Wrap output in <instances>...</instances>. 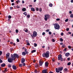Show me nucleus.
I'll use <instances>...</instances> for the list:
<instances>
[{
	"label": "nucleus",
	"mask_w": 73,
	"mask_h": 73,
	"mask_svg": "<svg viewBox=\"0 0 73 73\" xmlns=\"http://www.w3.org/2000/svg\"><path fill=\"white\" fill-rule=\"evenodd\" d=\"M11 58H10L8 59V62H12L13 60H15L16 59V58H18L19 57V55L17 54H14L13 55L11 54Z\"/></svg>",
	"instance_id": "1"
},
{
	"label": "nucleus",
	"mask_w": 73,
	"mask_h": 73,
	"mask_svg": "<svg viewBox=\"0 0 73 73\" xmlns=\"http://www.w3.org/2000/svg\"><path fill=\"white\" fill-rule=\"evenodd\" d=\"M49 51H47L45 53H44L42 54V56L43 57L45 58H48L49 57Z\"/></svg>",
	"instance_id": "2"
},
{
	"label": "nucleus",
	"mask_w": 73,
	"mask_h": 73,
	"mask_svg": "<svg viewBox=\"0 0 73 73\" xmlns=\"http://www.w3.org/2000/svg\"><path fill=\"white\" fill-rule=\"evenodd\" d=\"M56 72L57 73H59L60 71H62V70H63V67H59L58 68H56Z\"/></svg>",
	"instance_id": "3"
},
{
	"label": "nucleus",
	"mask_w": 73,
	"mask_h": 73,
	"mask_svg": "<svg viewBox=\"0 0 73 73\" xmlns=\"http://www.w3.org/2000/svg\"><path fill=\"white\" fill-rule=\"evenodd\" d=\"M54 28L56 29H60V25L58 23H55L54 24Z\"/></svg>",
	"instance_id": "4"
},
{
	"label": "nucleus",
	"mask_w": 73,
	"mask_h": 73,
	"mask_svg": "<svg viewBox=\"0 0 73 73\" xmlns=\"http://www.w3.org/2000/svg\"><path fill=\"white\" fill-rule=\"evenodd\" d=\"M58 60H60L61 61H63V58H62V55L61 54H60L58 55Z\"/></svg>",
	"instance_id": "5"
},
{
	"label": "nucleus",
	"mask_w": 73,
	"mask_h": 73,
	"mask_svg": "<svg viewBox=\"0 0 73 73\" xmlns=\"http://www.w3.org/2000/svg\"><path fill=\"white\" fill-rule=\"evenodd\" d=\"M45 17L44 19L45 21H47L48 19H49L50 18V15L48 14L46 15H45Z\"/></svg>",
	"instance_id": "6"
},
{
	"label": "nucleus",
	"mask_w": 73,
	"mask_h": 73,
	"mask_svg": "<svg viewBox=\"0 0 73 73\" xmlns=\"http://www.w3.org/2000/svg\"><path fill=\"white\" fill-rule=\"evenodd\" d=\"M33 35L34 37H36L37 35V32H36L35 31H34L33 32Z\"/></svg>",
	"instance_id": "7"
},
{
	"label": "nucleus",
	"mask_w": 73,
	"mask_h": 73,
	"mask_svg": "<svg viewBox=\"0 0 73 73\" xmlns=\"http://www.w3.org/2000/svg\"><path fill=\"white\" fill-rule=\"evenodd\" d=\"M48 64L49 63H48V61H46L45 62V67H48Z\"/></svg>",
	"instance_id": "8"
},
{
	"label": "nucleus",
	"mask_w": 73,
	"mask_h": 73,
	"mask_svg": "<svg viewBox=\"0 0 73 73\" xmlns=\"http://www.w3.org/2000/svg\"><path fill=\"white\" fill-rule=\"evenodd\" d=\"M21 63H24V62L25 61V58H23L21 59Z\"/></svg>",
	"instance_id": "9"
},
{
	"label": "nucleus",
	"mask_w": 73,
	"mask_h": 73,
	"mask_svg": "<svg viewBox=\"0 0 73 73\" xmlns=\"http://www.w3.org/2000/svg\"><path fill=\"white\" fill-rule=\"evenodd\" d=\"M12 67L14 70H16V69H17V67L16 66L13 65L12 66Z\"/></svg>",
	"instance_id": "10"
},
{
	"label": "nucleus",
	"mask_w": 73,
	"mask_h": 73,
	"mask_svg": "<svg viewBox=\"0 0 73 73\" xmlns=\"http://www.w3.org/2000/svg\"><path fill=\"white\" fill-rule=\"evenodd\" d=\"M42 73H48V72H47V70L46 69L43 70L42 71Z\"/></svg>",
	"instance_id": "11"
},
{
	"label": "nucleus",
	"mask_w": 73,
	"mask_h": 73,
	"mask_svg": "<svg viewBox=\"0 0 73 73\" xmlns=\"http://www.w3.org/2000/svg\"><path fill=\"white\" fill-rule=\"evenodd\" d=\"M44 62H42V61H40V60L39 61V63L40 65V66H42V64H43V63Z\"/></svg>",
	"instance_id": "12"
},
{
	"label": "nucleus",
	"mask_w": 73,
	"mask_h": 73,
	"mask_svg": "<svg viewBox=\"0 0 73 73\" xmlns=\"http://www.w3.org/2000/svg\"><path fill=\"white\" fill-rule=\"evenodd\" d=\"M10 55V54L9 53H7L6 54V58H8L9 57V55Z\"/></svg>",
	"instance_id": "13"
},
{
	"label": "nucleus",
	"mask_w": 73,
	"mask_h": 73,
	"mask_svg": "<svg viewBox=\"0 0 73 73\" xmlns=\"http://www.w3.org/2000/svg\"><path fill=\"white\" fill-rule=\"evenodd\" d=\"M69 55H70V53L69 52H67L65 54L66 57H68Z\"/></svg>",
	"instance_id": "14"
},
{
	"label": "nucleus",
	"mask_w": 73,
	"mask_h": 73,
	"mask_svg": "<svg viewBox=\"0 0 73 73\" xmlns=\"http://www.w3.org/2000/svg\"><path fill=\"white\" fill-rule=\"evenodd\" d=\"M5 63H3L1 64V67H5Z\"/></svg>",
	"instance_id": "15"
},
{
	"label": "nucleus",
	"mask_w": 73,
	"mask_h": 73,
	"mask_svg": "<svg viewBox=\"0 0 73 73\" xmlns=\"http://www.w3.org/2000/svg\"><path fill=\"white\" fill-rule=\"evenodd\" d=\"M22 54L23 56H25L26 55V53L24 52H23Z\"/></svg>",
	"instance_id": "16"
},
{
	"label": "nucleus",
	"mask_w": 73,
	"mask_h": 73,
	"mask_svg": "<svg viewBox=\"0 0 73 73\" xmlns=\"http://www.w3.org/2000/svg\"><path fill=\"white\" fill-rule=\"evenodd\" d=\"M31 11H33V12H35V9L33 7L31 8Z\"/></svg>",
	"instance_id": "17"
},
{
	"label": "nucleus",
	"mask_w": 73,
	"mask_h": 73,
	"mask_svg": "<svg viewBox=\"0 0 73 73\" xmlns=\"http://www.w3.org/2000/svg\"><path fill=\"white\" fill-rule=\"evenodd\" d=\"M22 11L23 12H25L26 11V9L25 8H23L22 9Z\"/></svg>",
	"instance_id": "18"
},
{
	"label": "nucleus",
	"mask_w": 73,
	"mask_h": 73,
	"mask_svg": "<svg viewBox=\"0 0 73 73\" xmlns=\"http://www.w3.org/2000/svg\"><path fill=\"white\" fill-rule=\"evenodd\" d=\"M36 50H34L31 51V52L33 53H34V52H36Z\"/></svg>",
	"instance_id": "19"
},
{
	"label": "nucleus",
	"mask_w": 73,
	"mask_h": 73,
	"mask_svg": "<svg viewBox=\"0 0 73 73\" xmlns=\"http://www.w3.org/2000/svg\"><path fill=\"white\" fill-rule=\"evenodd\" d=\"M60 41H61V42H62V41H63V39L62 38H60Z\"/></svg>",
	"instance_id": "20"
},
{
	"label": "nucleus",
	"mask_w": 73,
	"mask_h": 73,
	"mask_svg": "<svg viewBox=\"0 0 73 73\" xmlns=\"http://www.w3.org/2000/svg\"><path fill=\"white\" fill-rule=\"evenodd\" d=\"M62 48H65L66 47V46H65V45L63 44L62 45Z\"/></svg>",
	"instance_id": "21"
},
{
	"label": "nucleus",
	"mask_w": 73,
	"mask_h": 73,
	"mask_svg": "<svg viewBox=\"0 0 73 73\" xmlns=\"http://www.w3.org/2000/svg\"><path fill=\"white\" fill-rule=\"evenodd\" d=\"M34 46H35V47H36V46H37V44L36 43H34Z\"/></svg>",
	"instance_id": "22"
},
{
	"label": "nucleus",
	"mask_w": 73,
	"mask_h": 73,
	"mask_svg": "<svg viewBox=\"0 0 73 73\" xmlns=\"http://www.w3.org/2000/svg\"><path fill=\"white\" fill-rule=\"evenodd\" d=\"M23 14H24V15H25V16H26V15H27V12H25L24 13H23Z\"/></svg>",
	"instance_id": "23"
},
{
	"label": "nucleus",
	"mask_w": 73,
	"mask_h": 73,
	"mask_svg": "<svg viewBox=\"0 0 73 73\" xmlns=\"http://www.w3.org/2000/svg\"><path fill=\"white\" fill-rule=\"evenodd\" d=\"M70 17L71 18H73V14H72L70 15Z\"/></svg>",
	"instance_id": "24"
},
{
	"label": "nucleus",
	"mask_w": 73,
	"mask_h": 73,
	"mask_svg": "<svg viewBox=\"0 0 73 73\" xmlns=\"http://www.w3.org/2000/svg\"><path fill=\"white\" fill-rule=\"evenodd\" d=\"M19 65L20 67H22V66H23V64H19Z\"/></svg>",
	"instance_id": "25"
},
{
	"label": "nucleus",
	"mask_w": 73,
	"mask_h": 73,
	"mask_svg": "<svg viewBox=\"0 0 73 73\" xmlns=\"http://www.w3.org/2000/svg\"><path fill=\"white\" fill-rule=\"evenodd\" d=\"M50 7H52V6H53V4L52 3H50L49 4Z\"/></svg>",
	"instance_id": "26"
},
{
	"label": "nucleus",
	"mask_w": 73,
	"mask_h": 73,
	"mask_svg": "<svg viewBox=\"0 0 73 73\" xmlns=\"http://www.w3.org/2000/svg\"><path fill=\"white\" fill-rule=\"evenodd\" d=\"M64 70L65 71H66H66H68V70L66 68H64Z\"/></svg>",
	"instance_id": "27"
},
{
	"label": "nucleus",
	"mask_w": 73,
	"mask_h": 73,
	"mask_svg": "<svg viewBox=\"0 0 73 73\" xmlns=\"http://www.w3.org/2000/svg\"><path fill=\"white\" fill-rule=\"evenodd\" d=\"M8 66L9 68H11V66H11V65L10 64H8Z\"/></svg>",
	"instance_id": "28"
},
{
	"label": "nucleus",
	"mask_w": 73,
	"mask_h": 73,
	"mask_svg": "<svg viewBox=\"0 0 73 73\" xmlns=\"http://www.w3.org/2000/svg\"><path fill=\"white\" fill-rule=\"evenodd\" d=\"M68 20H69V19H67L65 20V22H68Z\"/></svg>",
	"instance_id": "29"
},
{
	"label": "nucleus",
	"mask_w": 73,
	"mask_h": 73,
	"mask_svg": "<svg viewBox=\"0 0 73 73\" xmlns=\"http://www.w3.org/2000/svg\"><path fill=\"white\" fill-rule=\"evenodd\" d=\"M71 64V63L70 62H69L68 63L67 65L69 66Z\"/></svg>",
	"instance_id": "30"
},
{
	"label": "nucleus",
	"mask_w": 73,
	"mask_h": 73,
	"mask_svg": "<svg viewBox=\"0 0 73 73\" xmlns=\"http://www.w3.org/2000/svg\"><path fill=\"white\" fill-rule=\"evenodd\" d=\"M24 31H25V32L27 33L28 32V29H26L25 30H24Z\"/></svg>",
	"instance_id": "31"
},
{
	"label": "nucleus",
	"mask_w": 73,
	"mask_h": 73,
	"mask_svg": "<svg viewBox=\"0 0 73 73\" xmlns=\"http://www.w3.org/2000/svg\"><path fill=\"white\" fill-rule=\"evenodd\" d=\"M8 18L9 19H11V18H12V17L11 15H9L8 16Z\"/></svg>",
	"instance_id": "32"
},
{
	"label": "nucleus",
	"mask_w": 73,
	"mask_h": 73,
	"mask_svg": "<svg viewBox=\"0 0 73 73\" xmlns=\"http://www.w3.org/2000/svg\"><path fill=\"white\" fill-rule=\"evenodd\" d=\"M22 64H22L23 66H25V63H23Z\"/></svg>",
	"instance_id": "33"
},
{
	"label": "nucleus",
	"mask_w": 73,
	"mask_h": 73,
	"mask_svg": "<svg viewBox=\"0 0 73 73\" xmlns=\"http://www.w3.org/2000/svg\"><path fill=\"white\" fill-rule=\"evenodd\" d=\"M52 61L53 62H55V60L54 58H53L52 59Z\"/></svg>",
	"instance_id": "34"
},
{
	"label": "nucleus",
	"mask_w": 73,
	"mask_h": 73,
	"mask_svg": "<svg viewBox=\"0 0 73 73\" xmlns=\"http://www.w3.org/2000/svg\"><path fill=\"white\" fill-rule=\"evenodd\" d=\"M66 49H67L66 48H64V50H63V51H64V52H66Z\"/></svg>",
	"instance_id": "35"
},
{
	"label": "nucleus",
	"mask_w": 73,
	"mask_h": 73,
	"mask_svg": "<svg viewBox=\"0 0 73 73\" xmlns=\"http://www.w3.org/2000/svg\"><path fill=\"white\" fill-rule=\"evenodd\" d=\"M19 3H20V1L19 0H18L16 1V2L17 3H17H19Z\"/></svg>",
	"instance_id": "36"
},
{
	"label": "nucleus",
	"mask_w": 73,
	"mask_h": 73,
	"mask_svg": "<svg viewBox=\"0 0 73 73\" xmlns=\"http://www.w3.org/2000/svg\"><path fill=\"white\" fill-rule=\"evenodd\" d=\"M16 33H18L19 32V30H18L17 29H16Z\"/></svg>",
	"instance_id": "37"
},
{
	"label": "nucleus",
	"mask_w": 73,
	"mask_h": 73,
	"mask_svg": "<svg viewBox=\"0 0 73 73\" xmlns=\"http://www.w3.org/2000/svg\"><path fill=\"white\" fill-rule=\"evenodd\" d=\"M27 45H28L29 46H30V43L29 42H28L27 44Z\"/></svg>",
	"instance_id": "38"
},
{
	"label": "nucleus",
	"mask_w": 73,
	"mask_h": 73,
	"mask_svg": "<svg viewBox=\"0 0 73 73\" xmlns=\"http://www.w3.org/2000/svg\"><path fill=\"white\" fill-rule=\"evenodd\" d=\"M2 62H3V61L1 59V58H0V63H2Z\"/></svg>",
	"instance_id": "39"
},
{
	"label": "nucleus",
	"mask_w": 73,
	"mask_h": 73,
	"mask_svg": "<svg viewBox=\"0 0 73 73\" xmlns=\"http://www.w3.org/2000/svg\"><path fill=\"white\" fill-rule=\"evenodd\" d=\"M39 11L40 12H41V11H42V9L41 8H40L39 10Z\"/></svg>",
	"instance_id": "40"
},
{
	"label": "nucleus",
	"mask_w": 73,
	"mask_h": 73,
	"mask_svg": "<svg viewBox=\"0 0 73 73\" xmlns=\"http://www.w3.org/2000/svg\"><path fill=\"white\" fill-rule=\"evenodd\" d=\"M25 53H26V54H28V53H29V52H28L27 51H26Z\"/></svg>",
	"instance_id": "41"
},
{
	"label": "nucleus",
	"mask_w": 73,
	"mask_h": 73,
	"mask_svg": "<svg viewBox=\"0 0 73 73\" xmlns=\"http://www.w3.org/2000/svg\"><path fill=\"white\" fill-rule=\"evenodd\" d=\"M48 33H49V35H52V32H50V31H49L48 32Z\"/></svg>",
	"instance_id": "42"
},
{
	"label": "nucleus",
	"mask_w": 73,
	"mask_h": 73,
	"mask_svg": "<svg viewBox=\"0 0 73 73\" xmlns=\"http://www.w3.org/2000/svg\"><path fill=\"white\" fill-rule=\"evenodd\" d=\"M45 35V33L43 32L42 33V35H43V36H44V35Z\"/></svg>",
	"instance_id": "43"
},
{
	"label": "nucleus",
	"mask_w": 73,
	"mask_h": 73,
	"mask_svg": "<svg viewBox=\"0 0 73 73\" xmlns=\"http://www.w3.org/2000/svg\"><path fill=\"white\" fill-rule=\"evenodd\" d=\"M35 73H37V70H35Z\"/></svg>",
	"instance_id": "44"
},
{
	"label": "nucleus",
	"mask_w": 73,
	"mask_h": 73,
	"mask_svg": "<svg viewBox=\"0 0 73 73\" xmlns=\"http://www.w3.org/2000/svg\"><path fill=\"white\" fill-rule=\"evenodd\" d=\"M69 28H67L66 29V30L67 31H69Z\"/></svg>",
	"instance_id": "45"
},
{
	"label": "nucleus",
	"mask_w": 73,
	"mask_h": 73,
	"mask_svg": "<svg viewBox=\"0 0 73 73\" xmlns=\"http://www.w3.org/2000/svg\"><path fill=\"white\" fill-rule=\"evenodd\" d=\"M27 17L28 18H29L30 17V15H27Z\"/></svg>",
	"instance_id": "46"
},
{
	"label": "nucleus",
	"mask_w": 73,
	"mask_h": 73,
	"mask_svg": "<svg viewBox=\"0 0 73 73\" xmlns=\"http://www.w3.org/2000/svg\"><path fill=\"white\" fill-rule=\"evenodd\" d=\"M68 48L69 49H71L72 48V47L70 46H69Z\"/></svg>",
	"instance_id": "47"
},
{
	"label": "nucleus",
	"mask_w": 73,
	"mask_h": 73,
	"mask_svg": "<svg viewBox=\"0 0 73 73\" xmlns=\"http://www.w3.org/2000/svg\"><path fill=\"white\" fill-rule=\"evenodd\" d=\"M17 41L18 42H19V41H20L19 39H18V38L17 39Z\"/></svg>",
	"instance_id": "48"
},
{
	"label": "nucleus",
	"mask_w": 73,
	"mask_h": 73,
	"mask_svg": "<svg viewBox=\"0 0 73 73\" xmlns=\"http://www.w3.org/2000/svg\"><path fill=\"white\" fill-rule=\"evenodd\" d=\"M2 51H0V56H1L2 54Z\"/></svg>",
	"instance_id": "49"
},
{
	"label": "nucleus",
	"mask_w": 73,
	"mask_h": 73,
	"mask_svg": "<svg viewBox=\"0 0 73 73\" xmlns=\"http://www.w3.org/2000/svg\"><path fill=\"white\" fill-rule=\"evenodd\" d=\"M61 36H63V35H64V33H63L62 32V33H61Z\"/></svg>",
	"instance_id": "50"
},
{
	"label": "nucleus",
	"mask_w": 73,
	"mask_h": 73,
	"mask_svg": "<svg viewBox=\"0 0 73 73\" xmlns=\"http://www.w3.org/2000/svg\"><path fill=\"white\" fill-rule=\"evenodd\" d=\"M60 20V19L59 18H58L56 19V21H59Z\"/></svg>",
	"instance_id": "51"
},
{
	"label": "nucleus",
	"mask_w": 73,
	"mask_h": 73,
	"mask_svg": "<svg viewBox=\"0 0 73 73\" xmlns=\"http://www.w3.org/2000/svg\"><path fill=\"white\" fill-rule=\"evenodd\" d=\"M7 69L5 68V70H4V72H7Z\"/></svg>",
	"instance_id": "52"
},
{
	"label": "nucleus",
	"mask_w": 73,
	"mask_h": 73,
	"mask_svg": "<svg viewBox=\"0 0 73 73\" xmlns=\"http://www.w3.org/2000/svg\"><path fill=\"white\" fill-rule=\"evenodd\" d=\"M52 42H55V40H54V39H52Z\"/></svg>",
	"instance_id": "53"
},
{
	"label": "nucleus",
	"mask_w": 73,
	"mask_h": 73,
	"mask_svg": "<svg viewBox=\"0 0 73 73\" xmlns=\"http://www.w3.org/2000/svg\"><path fill=\"white\" fill-rule=\"evenodd\" d=\"M36 11H38V8H36Z\"/></svg>",
	"instance_id": "54"
},
{
	"label": "nucleus",
	"mask_w": 73,
	"mask_h": 73,
	"mask_svg": "<svg viewBox=\"0 0 73 73\" xmlns=\"http://www.w3.org/2000/svg\"><path fill=\"white\" fill-rule=\"evenodd\" d=\"M46 32H49V29H47L46 31Z\"/></svg>",
	"instance_id": "55"
},
{
	"label": "nucleus",
	"mask_w": 73,
	"mask_h": 73,
	"mask_svg": "<svg viewBox=\"0 0 73 73\" xmlns=\"http://www.w3.org/2000/svg\"><path fill=\"white\" fill-rule=\"evenodd\" d=\"M67 60H68V61H70V58H67Z\"/></svg>",
	"instance_id": "56"
},
{
	"label": "nucleus",
	"mask_w": 73,
	"mask_h": 73,
	"mask_svg": "<svg viewBox=\"0 0 73 73\" xmlns=\"http://www.w3.org/2000/svg\"><path fill=\"white\" fill-rule=\"evenodd\" d=\"M17 8H20V6L19 7V6L18 5H17Z\"/></svg>",
	"instance_id": "57"
},
{
	"label": "nucleus",
	"mask_w": 73,
	"mask_h": 73,
	"mask_svg": "<svg viewBox=\"0 0 73 73\" xmlns=\"http://www.w3.org/2000/svg\"><path fill=\"white\" fill-rule=\"evenodd\" d=\"M69 13H70V14H71L72 13V11H69Z\"/></svg>",
	"instance_id": "58"
},
{
	"label": "nucleus",
	"mask_w": 73,
	"mask_h": 73,
	"mask_svg": "<svg viewBox=\"0 0 73 73\" xmlns=\"http://www.w3.org/2000/svg\"><path fill=\"white\" fill-rule=\"evenodd\" d=\"M10 9H13V7H10Z\"/></svg>",
	"instance_id": "59"
},
{
	"label": "nucleus",
	"mask_w": 73,
	"mask_h": 73,
	"mask_svg": "<svg viewBox=\"0 0 73 73\" xmlns=\"http://www.w3.org/2000/svg\"><path fill=\"white\" fill-rule=\"evenodd\" d=\"M60 45H63V42H61L60 43Z\"/></svg>",
	"instance_id": "60"
},
{
	"label": "nucleus",
	"mask_w": 73,
	"mask_h": 73,
	"mask_svg": "<svg viewBox=\"0 0 73 73\" xmlns=\"http://www.w3.org/2000/svg\"><path fill=\"white\" fill-rule=\"evenodd\" d=\"M10 44H11V45H12V44H13V42H10Z\"/></svg>",
	"instance_id": "61"
},
{
	"label": "nucleus",
	"mask_w": 73,
	"mask_h": 73,
	"mask_svg": "<svg viewBox=\"0 0 73 73\" xmlns=\"http://www.w3.org/2000/svg\"><path fill=\"white\" fill-rule=\"evenodd\" d=\"M31 36L33 38L34 37V36H33V35H31Z\"/></svg>",
	"instance_id": "62"
},
{
	"label": "nucleus",
	"mask_w": 73,
	"mask_h": 73,
	"mask_svg": "<svg viewBox=\"0 0 73 73\" xmlns=\"http://www.w3.org/2000/svg\"><path fill=\"white\" fill-rule=\"evenodd\" d=\"M12 5H15V3H13L11 4Z\"/></svg>",
	"instance_id": "63"
},
{
	"label": "nucleus",
	"mask_w": 73,
	"mask_h": 73,
	"mask_svg": "<svg viewBox=\"0 0 73 73\" xmlns=\"http://www.w3.org/2000/svg\"><path fill=\"white\" fill-rule=\"evenodd\" d=\"M27 50V49L25 48V52H26Z\"/></svg>",
	"instance_id": "64"
}]
</instances>
